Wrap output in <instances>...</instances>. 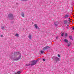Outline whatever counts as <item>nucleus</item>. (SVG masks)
Wrapping results in <instances>:
<instances>
[{
    "label": "nucleus",
    "instance_id": "2eb2a0df",
    "mask_svg": "<svg viewBox=\"0 0 74 74\" xmlns=\"http://www.w3.org/2000/svg\"><path fill=\"white\" fill-rule=\"evenodd\" d=\"M10 19H14V17L13 16L12 17H10Z\"/></svg>",
    "mask_w": 74,
    "mask_h": 74
},
{
    "label": "nucleus",
    "instance_id": "f257e3e1",
    "mask_svg": "<svg viewBox=\"0 0 74 74\" xmlns=\"http://www.w3.org/2000/svg\"><path fill=\"white\" fill-rule=\"evenodd\" d=\"M20 53L18 52H16L14 54L12 55L11 57V58L12 60L16 61L20 59L21 56L19 55H18V54H19Z\"/></svg>",
    "mask_w": 74,
    "mask_h": 74
},
{
    "label": "nucleus",
    "instance_id": "f03ea898",
    "mask_svg": "<svg viewBox=\"0 0 74 74\" xmlns=\"http://www.w3.org/2000/svg\"><path fill=\"white\" fill-rule=\"evenodd\" d=\"M32 64H31V66H34L37 63V61L36 60H33L31 62Z\"/></svg>",
    "mask_w": 74,
    "mask_h": 74
},
{
    "label": "nucleus",
    "instance_id": "7ed1b4c3",
    "mask_svg": "<svg viewBox=\"0 0 74 74\" xmlns=\"http://www.w3.org/2000/svg\"><path fill=\"white\" fill-rule=\"evenodd\" d=\"M54 59L56 62H58V61H59L60 59L59 58L56 57L54 58Z\"/></svg>",
    "mask_w": 74,
    "mask_h": 74
},
{
    "label": "nucleus",
    "instance_id": "a211bd4d",
    "mask_svg": "<svg viewBox=\"0 0 74 74\" xmlns=\"http://www.w3.org/2000/svg\"><path fill=\"white\" fill-rule=\"evenodd\" d=\"M41 53H44V51H42V50H41Z\"/></svg>",
    "mask_w": 74,
    "mask_h": 74
},
{
    "label": "nucleus",
    "instance_id": "b1692460",
    "mask_svg": "<svg viewBox=\"0 0 74 74\" xmlns=\"http://www.w3.org/2000/svg\"><path fill=\"white\" fill-rule=\"evenodd\" d=\"M63 34H64L63 33H62L61 34V36H63Z\"/></svg>",
    "mask_w": 74,
    "mask_h": 74
},
{
    "label": "nucleus",
    "instance_id": "39448f33",
    "mask_svg": "<svg viewBox=\"0 0 74 74\" xmlns=\"http://www.w3.org/2000/svg\"><path fill=\"white\" fill-rule=\"evenodd\" d=\"M64 15V18H68V17H69V14H66L65 15Z\"/></svg>",
    "mask_w": 74,
    "mask_h": 74
},
{
    "label": "nucleus",
    "instance_id": "473e14b6",
    "mask_svg": "<svg viewBox=\"0 0 74 74\" xmlns=\"http://www.w3.org/2000/svg\"><path fill=\"white\" fill-rule=\"evenodd\" d=\"M22 0V1H23V0Z\"/></svg>",
    "mask_w": 74,
    "mask_h": 74
},
{
    "label": "nucleus",
    "instance_id": "ddd939ff",
    "mask_svg": "<svg viewBox=\"0 0 74 74\" xmlns=\"http://www.w3.org/2000/svg\"><path fill=\"white\" fill-rule=\"evenodd\" d=\"M69 38H70V39H71V40H73V37H72V36H69Z\"/></svg>",
    "mask_w": 74,
    "mask_h": 74
},
{
    "label": "nucleus",
    "instance_id": "1a4fd4ad",
    "mask_svg": "<svg viewBox=\"0 0 74 74\" xmlns=\"http://www.w3.org/2000/svg\"><path fill=\"white\" fill-rule=\"evenodd\" d=\"M22 16V17H25V15H24V13H21V14Z\"/></svg>",
    "mask_w": 74,
    "mask_h": 74
},
{
    "label": "nucleus",
    "instance_id": "2f4dec72",
    "mask_svg": "<svg viewBox=\"0 0 74 74\" xmlns=\"http://www.w3.org/2000/svg\"><path fill=\"white\" fill-rule=\"evenodd\" d=\"M67 29H69V28L68 27H67Z\"/></svg>",
    "mask_w": 74,
    "mask_h": 74
},
{
    "label": "nucleus",
    "instance_id": "f8f14e48",
    "mask_svg": "<svg viewBox=\"0 0 74 74\" xmlns=\"http://www.w3.org/2000/svg\"><path fill=\"white\" fill-rule=\"evenodd\" d=\"M15 36H16V37H19V35L18 34H16Z\"/></svg>",
    "mask_w": 74,
    "mask_h": 74
},
{
    "label": "nucleus",
    "instance_id": "c85d7f7f",
    "mask_svg": "<svg viewBox=\"0 0 74 74\" xmlns=\"http://www.w3.org/2000/svg\"><path fill=\"white\" fill-rule=\"evenodd\" d=\"M27 0H23V1H27Z\"/></svg>",
    "mask_w": 74,
    "mask_h": 74
},
{
    "label": "nucleus",
    "instance_id": "dca6fc26",
    "mask_svg": "<svg viewBox=\"0 0 74 74\" xmlns=\"http://www.w3.org/2000/svg\"><path fill=\"white\" fill-rule=\"evenodd\" d=\"M68 20H69V22H70V23L71 22V21L70 20V18H68Z\"/></svg>",
    "mask_w": 74,
    "mask_h": 74
},
{
    "label": "nucleus",
    "instance_id": "423d86ee",
    "mask_svg": "<svg viewBox=\"0 0 74 74\" xmlns=\"http://www.w3.org/2000/svg\"><path fill=\"white\" fill-rule=\"evenodd\" d=\"M32 35H30V34H29L28 35V38H29V39H30V40H32Z\"/></svg>",
    "mask_w": 74,
    "mask_h": 74
},
{
    "label": "nucleus",
    "instance_id": "20e7f679",
    "mask_svg": "<svg viewBox=\"0 0 74 74\" xmlns=\"http://www.w3.org/2000/svg\"><path fill=\"white\" fill-rule=\"evenodd\" d=\"M13 16V14H9L8 15V18H10L11 17H12Z\"/></svg>",
    "mask_w": 74,
    "mask_h": 74
},
{
    "label": "nucleus",
    "instance_id": "4468645a",
    "mask_svg": "<svg viewBox=\"0 0 74 74\" xmlns=\"http://www.w3.org/2000/svg\"><path fill=\"white\" fill-rule=\"evenodd\" d=\"M47 50V47H45L43 48V50L44 51H46Z\"/></svg>",
    "mask_w": 74,
    "mask_h": 74
},
{
    "label": "nucleus",
    "instance_id": "393cba45",
    "mask_svg": "<svg viewBox=\"0 0 74 74\" xmlns=\"http://www.w3.org/2000/svg\"><path fill=\"white\" fill-rule=\"evenodd\" d=\"M1 37H3V36L2 35H1Z\"/></svg>",
    "mask_w": 74,
    "mask_h": 74
},
{
    "label": "nucleus",
    "instance_id": "f3484780",
    "mask_svg": "<svg viewBox=\"0 0 74 74\" xmlns=\"http://www.w3.org/2000/svg\"><path fill=\"white\" fill-rule=\"evenodd\" d=\"M54 24L55 26H58V24L57 23H55Z\"/></svg>",
    "mask_w": 74,
    "mask_h": 74
},
{
    "label": "nucleus",
    "instance_id": "aec40b11",
    "mask_svg": "<svg viewBox=\"0 0 74 74\" xmlns=\"http://www.w3.org/2000/svg\"><path fill=\"white\" fill-rule=\"evenodd\" d=\"M2 30H4V27H2L1 28Z\"/></svg>",
    "mask_w": 74,
    "mask_h": 74
},
{
    "label": "nucleus",
    "instance_id": "0eeeda50",
    "mask_svg": "<svg viewBox=\"0 0 74 74\" xmlns=\"http://www.w3.org/2000/svg\"><path fill=\"white\" fill-rule=\"evenodd\" d=\"M34 26L35 27L36 29H38V26H37V25L36 24H35L34 25Z\"/></svg>",
    "mask_w": 74,
    "mask_h": 74
},
{
    "label": "nucleus",
    "instance_id": "6ab92c4d",
    "mask_svg": "<svg viewBox=\"0 0 74 74\" xmlns=\"http://www.w3.org/2000/svg\"><path fill=\"white\" fill-rule=\"evenodd\" d=\"M50 47H49V46H47V49H48L49 48H50Z\"/></svg>",
    "mask_w": 74,
    "mask_h": 74
},
{
    "label": "nucleus",
    "instance_id": "7c9ffc66",
    "mask_svg": "<svg viewBox=\"0 0 74 74\" xmlns=\"http://www.w3.org/2000/svg\"><path fill=\"white\" fill-rule=\"evenodd\" d=\"M73 30H74V27L73 28Z\"/></svg>",
    "mask_w": 74,
    "mask_h": 74
},
{
    "label": "nucleus",
    "instance_id": "9b49d317",
    "mask_svg": "<svg viewBox=\"0 0 74 74\" xmlns=\"http://www.w3.org/2000/svg\"><path fill=\"white\" fill-rule=\"evenodd\" d=\"M64 42H69L66 39H64Z\"/></svg>",
    "mask_w": 74,
    "mask_h": 74
},
{
    "label": "nucleus",
    "instance_id": "cd10ccee",
    "mask_svg": "<svg viewBox=\"0 0 74 74\" xmlns=\"http://www.w3.org/2000/svg\"><path fill=\"white\" fill-rule=\"evenodd\" d=\"M56 39H58V37H56Z\"/></svg>",
    "mask_w": 74,
    "mask_h": 74
},
{
    "label": "nucleus",
    "instance_id": "9d476101",
    "mask_svg": "<svg viewBox=\"0 0 74 74\" xmlns=\"http://www.w3.org/2000/svg\"><path fill=\"white\" fill-rule=\"evenodd\" d=\"M21 72L20 71H18L16 73H15V74H21Z\"/></svg>",
    "mask_w": 74,
    "mask_h": 74
},
{
    "label": "nucleus",
    "instance_id": "6e6552de",
    "mask_svg": "<svg viewBox=\"0 0 74 74\" xmlns=\"http://www.w3.org/2000/svg\"><path fill=\"white\" fill-rule=\"evenodd\" d=\"M67 20H64V23L65 24V25H67Z\"/></svg>",
    "mask_w": 74,
    "mask_h": 74
},
{
    "label": "nucleus",
    "instance_id": "c756f323",
    "mask_svg": "<svg viewBox=\"0 0 74 74\" xmlns=\"http://www.w3.org/2000/svg\"><path fill=\"white\" fill-rule=\"evenodd\" d=\"M69 26V25H67V26Z\"/></svg>",
    "mask_w": 74,
    "mask_h": 74
},
{
    "label": "nucleus",
    "instance_id": "412c9836",
    "mask_svg": "<svg viewBox=\"0 0 74 74\" xmlns=\"http://www.w3.org/2000/svg\"><path fill=\"white\" fill-rule=\"evenodd\" d=\"M67 33L65 34V37H67Z\"/></svg>",
    "mask_w": 74,
    "mask_h": 74
},
{
    "label": "nucleus",
    "instance_id": "a878e982",
    "mask_svg": "<svg viewBox=\"0 0 74 74\" xmlns=\"http://www.w3.org/2000/svg\"><path fill=\"white\" fill-rule=\"evenodd\" d=\"M68 47H70V44H69L68 45Z\"/></svg>",
    "mask_w": 74,
    "mask_h": 74
},
{
    "label": "nucleus",
    "instance_id": "5701e85b",
    "mask_svg": "<svg viewBox=\"0 0 74 74\" xmlns=\"http://www.w3.org/2000/svg\"><path fill=\"white\" fill-rule=\"evenodd\" d=\"M58 56L59 58H60V56L59 55V54H58Z\"/></svg>",
    "mask_w": 74,
    "mask_h": 74
},
{
    "label": "nucleus",
    "instance_id": "4be33fe9",
    "mask_svg": "<svg viewBox=\"0 0 74 74\" xmlns=\"http://www.w3.org/2000/svg\"><path fill=\"white\" fill-rule=\"evenodd\" d=\"M26 66H30V64H26Z\"/></svg>",
    "mask_w": 74,
    "mask_h": 74
},
{
    "label": "nucleus",
    "instance_id": "bb28decb",
    "mask_svg": "<svg viewBox=\"0 0 74 74\" xmlns=\"http://www.w3.org/2000/svg\"><path fill=\"white\" fill-rule=\"evenodd\" d=\"M43 61H44V62H45V59H43Z\"/></svg>",
    "mask_w": 74,
    "mask_h": 74
}]
</instances>
